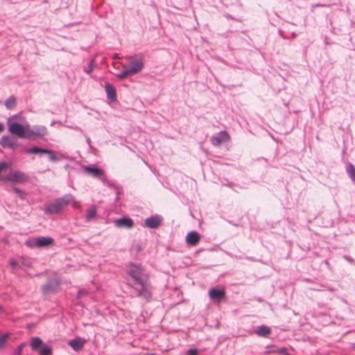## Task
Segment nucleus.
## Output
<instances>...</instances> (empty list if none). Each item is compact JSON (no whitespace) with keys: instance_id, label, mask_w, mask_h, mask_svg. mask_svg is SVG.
<instances>
[{"instance_id":"obj_19","label":"nucleus","mask_w":355,"mask_h":355,"mask_svg":"<svg viewBox=\"0 0 355 355\" xmlns=\"http://www.w3.org/2000/svg\"><path fill=\"white\" fill-rule=\"evenodd\" d=\"M105 89L107 98L112 101H115L116 100V93L114 86L110 83H107L105 84Z\"/></svg>"},{"instance_id":"obj_16","label":"nucleus","mask_w":355,"mask_h":355,"mask_svg":"<svg viewBox=\"0 0 355 355\" xmlns=\"http://www.w3.org/2000/svg\"><path fill=\"white\" fill-rule=\"evenodd\" d=\"M200 238L201 236L198 232L191 231L186 236L187 244L189 246H195L199 243Z\"/></svg>"},{"instance_id":"obj_35","label":"nucleus","mask_w":355,"mask_h":355,"mask_svg":"<svg viewBox=\"0 0 355 355\" xmlns=\"http://www.w3.org/2000/svg\"><path fill=\"white\" fill-rule=\"evenodd\" d=\"M277 352L278 353H281V354H286V348L285 347H280V348H278Z\"/></svg>"},{"instance_id":"obj_28","label":"nucleus","mask_w":355,"mask_h":355,"mask_svg":"<svg viewBox=\"0 0 355 355\" xmlns=\"http://www.w3.org/2000/svg\"><path fill=\"white\" fill-rule=\"evenodd\" d=\"M26 345V343L23 342L20 343L14 351L13 355H21L24 347Z\"/></svg>"},{"instance_id":"obj_20","label":"nucleus","mask_w":355,"mask_h":355,"mask_svg":"<svg viewBox=\"0 0 355 355\" xmlns=\"http://www.w3.org/2000/svg\"><path fill=\"white\" fill-rule=\"evenodd\" d=\"M14 138H12L10 135H3L0 139V145L3 148H9L12 146V143Z\"/></svg>"},{"instance_id":"obj_13","label":"nucleus","mask_w":355,"mask_h":355,"mask_svg":"<svg viewBox=\"0 0 355 355\" xmlns=\"http://www.w3.org/2000/svg\"><path fill=\"white\" fill-rule=\"evenodd\" d=\"M114 225L118 228L131 229L134 225V221L128 216H123L114 220Z\"/></svg>"},{"instance_id":"obj_27","label":"nucleus","mask_w":355,"mask_h":355,"mask_svg":"<svg viewBox=\"0 0 355 355\" xmlns=\"http://www.w3.org/2000/svg\"><path fill=\"white\" fill-rule=\"evenodd\" d=\"M94 60L92 59L89 61L87 66L84 67V71L88 74H89L94 69Z\"/></svg>"},{"instance_id":"obj_23","label":"nucleus","mask_w":355,"mask_h":355,"mask_svg":"<svg viewBox=\"0 0 355 355\" xmlns=\"http://www.w3.org/2000/svg\"><path fill=\"white\" fill-rule=\"evenodd\" d=\"M32 261L30 258L28 257H22L20 261V266H21V269L24 270L26 268L32 267Z\"/></svg>"},{"instance_id":"obj_41","label":"nucleus","mask_w":355,"mask_h":355,"mask_svg":"<svg viewBox=\"0 0 355 355\" xmlns=\"http://www.w3.org/2000/svg\"><path fill=\"white\" fill-rule=\"evenodd\" d=\"M146 355H156L155 354H147Z\"/></svg>"},{"instance_id":"obj_30","label":"nucleus","mask_w":355,"mask_h":355,"mask_svg":"<svg viewBox=\"0 0 355 355\" xmlns=\"http://www.w3.org/2000/svg\"><path fill=\"white\" fill-rule=\"evenodd\" d=\"M10 166V164L5 162H0V173L5 169L8 168Z\"/></svg>"},{"instance_id":"obj_14","label":"nucleus","mask_w":355,"mask_h":355,"mask_svg":"<svg viewBox=\"0 0 355 355\" xmlns=\"http://www.w3.org/2000/svg\"><path fill=\"white\" fill-rule=\"evenodd\" d=\"M209 297L213 300L220 302L225 297V290L218 287H213L209 291Z\"/></svg>"},{"instance_id":"obj_15","label":"nucleus","mask_w":355,"mask_h":355,"mask_svg":"<svg viewBox=\"0 0 355 355\" xmlns=\"http://www.w3.org/2000/svg\"><path fill=\"white\" fill-rule=\"evenodd\" d=\"M33 243L38 248H46L53 244V239L49 236H39L35 238Z\"/></svg>"},{"instance_id":"obj_18","label":"nucleus","mask_w":355,"mask_h":355,"mask_svg":"<svg viewBox=\"0 0 355 355\" xmlns=\"http://www.w3.org/2000/svg\"><path fill=\"white\" fill-rule=\"evenodd\" d=\"M254 331L257 336L266 338L270 334L271 329L270 327L263 324L256 327Z\"/></svg>"},{"instance_id":"obj_25","label":"nucleus","mask_w":355,"mask_h":355,"mask_svg":"<svg viewBox=\"0 0 355 355\" xmlns=\"http://www.w3.org/2000/svg\"><path fill=\"white\" fill-rule=\"evenodd\" d=\"M10 334L6 333L4 334H0V349H3L5 346L7 340L10 338Z\"/></svg>"},{"instance_id":"obj_7","label":"nucleus","mask_w":355,"mask_h":355,"mask_svg":"<svg viewBox=\"0 0 355 355\" xmlns=\"http://www.w3.org/2000/svg\"><path fill=\"white\" fill-rule=\"evenodd\" d=\"M47 128L42 125L31 126L28 123L26 139L29 140H37L47 135Z\"/></svg>"},{"instance_id":"obj_39","label":"nucleus","mask_w":355,"mask_h":355,"mask_svg":"<svg viewBox=\"0 0 355 355\" xmlns=\"http://www.w3.org/2000/svg\"><path fill=\"white\" fill-rule=\"evenodd\" d=\"M279 35H281L284 39H285V38H286L285 37H284V36L282 35V31L281 30H279Z\"/></svg>"},{"instance_id":"obj_34","label":"nucleus","mask_w":355,"mask_h":355,"mask_svg":"<svg viewBox=\"0 0 355 355\" xmlns=\"http://www.w3.org/2000/svg\"><path fill=\"white\" fill-rule=\"evenodd\" d=\"M224 16L225 17V18H227V19H233V20H235V21H241L240 19H237V18H235L232 15H230V14H225Z\"/></svg>"},{"instance_id":"obj_8","label":"nucleus","mask_w":355,"mask_h":355,"mask_svg":"<svg viewBox=\"0 0 355 355\" xmlns=\"http://www.w3.org/2000/svg\"><path fill=\"white\" fill-rule=\"evenodd\" d=\"M130 67L128 69H124L117 74L119 78L123 79L125 77L135 75L144 68V63L141 60L131 59L130 60Z\"/></svg>"},{"instance_id":"obj_1","label":"nucleus","mask_w":355,"mask_h":355,"mask_svg":"<svg viewBox=\"0 0 355 355\" xmlns=\"http://www.w3.org/2000/svg\"><path fill=\"white\" fill-rule=\"evenodd\" d=\"M128 275L127 281L130 287L136 292L137 297L144 298L146 302L153 297V286L149 275L140 263H129L125 266Z\"/></svg>"},{"instance_id":"obj_3","label":"nucleus","mask_w":355,"mask_h":355,"mask_svg":"<svg viewBox=\"0 0 355 355\" xmlns=\"http://www.w3.org/2000/svg\"><path fill=\"white\" fill-rule=\"evenodd\" d=\"M73 200V196L71 194H66L63 197L57 198L46 206L44 213L47 215L58 214Z\"/></svg>"},{"instance_id":"obj_5","label":"nucleus","mask_w":355,"mask_h":355,"mask_svg":"<svg viewBox=\"0 0 355 355\" xmlns=\"http://www.w3.org/2000/svg\"><path fill=\"white\" fill-rule=\"evenodd\" d=\"M11 118L7 119L8 131L19 138L26 139L28 123L22 124L19 122H11Z\"/></svg>"},{"instance_id":"obj_17","label":"nucleus","mask_w":355,"mask_h":355,"mask_svg":"<svg viewBox=\"0 0 355 355\" xmlns=\"http://www.w3.org/2000/svg\"><path fill=\"white\" fill-rule=\"evenodd\" d=\"M85 343V340L81 338H76L74 339L70 340L68 342V345L74 350L79 351L80 350Z\"/></svg>"},{"instance_id":"obj_29","label":"nucleus","mask_w":355,"mask_h":355,"mask_svg":"<svg viewBox=\"0 0 355 355\" xmlns=\"http://www.w3.org/2000/svg\"><path fill=\"white\" fill-rule=\"evenodd\" d=\"M13 190L15 192V193L17 194V196L21 199H24L25 198V197L26 196V193L24 191H23L21 189H19L18 187H13Z\"/></svg>"},{"instance_id":"obj_32","label":"nucleus","mask_w":355,"mask_h":355,"mask_svg":"<svg viewBox=\"0 0 355 355\" xmlns=\"http://www.w3.org/2000/svg\"><path fill=\"white\" fill-rule=\"evenodd\" d=\"M87 293V291L85 289H80L78 291L76 295L77 299H80L83 295H86Z\"/></svg>"},{"instance_id":"obj_40","label":"nucleus","mask_w":355,"mask_h":355,"mask_svg":"<svg viewBox=\"0 0 355 355\" xmlns=\"http://www.w3.org/2000/svg\"><path fill=\"white\" fill-rule=\"evenodd\" d=\"M296 37V34L295 33H293L291 35V38L294 39Z\"/></svg>"},{"instance_id":"obj_26","label":"nucleus","mask_w":355,"mask_h":355,"mask_svg":"<svg viewBox=\"0 0 355 355\" xmlns=\"http://www.w3.org/2000/svg\"><path fill=\"white\" fill-rule=\"evenodd\" d=\"M9 264H10L12 270H17L18 269H21V266H20V263L18 262L15 259H10L9 260Z\"/></svg>"},{"instance_id":"obj_37","label":"nucleus","mask_w":355,"mask_h":355,"mask_svg":"<svg viewBox=\"0 0 355 355\" xmlns=\"http://www.w3.org/2000/svg\"><path fill=\"white\" fill-rule=\"evenodd\" d=\"M86 141H87V143L88 144V145H89V146H90V144H91V140H90V138H89V137H87L86 138Z\"/></svg>"},{"instance_id":"obj_24","label":"nucleus","mask_w":355,"mask_h":355,"mask_svg":"<svg viewBox=\"0 0 355 355\" xmlns=\"http://www.w3.org/2000/svg\"><path fill=\"white\" fill-rule=\"evenodd\" d=\"M346 169L352 180L355 182V166L349 163Z\"/></svg>"},{"instance_id":"obj_33","label":"nucleus","mask_w":355,"mask_h":355,"mask_svg":"<svg viewBox=\"0 0 355 355\" xmlns=\"http://www.w3.org/2000/svg\"><path fill=\"white\" fill-rule=\"evenodd\" d=\"M198 351L196 348H191L187 351V355H198Z\"/></svg>"},{"instance_id":"obj_4","label":"nucleus","mask_w":355,"mask_h":355,"mask_svg":"<svg viewBox=\"0 0 355 355\" xmlns=\"http://www.w3.org/2000/svg\"><path fill=\"white\" fill-rule=\"evenodd\" d=\"M29 344L31 349L37 352L40 355H52L53 354L52 347L44 343L40 337L31 338Z\"/></svg>"},{"instance_id":"obj_12","label":"nucleus","mask_w":355,"mask_h":355,"mask_svg":"<svg viewBox=\"0 0 355 355\" xmlns=\"http://www.w3.org/2000/svg\"><path fill=\"white\" fill-rule=\"evenodd\" d=\"M162 220L163 218L162 216L154 214L145 219L144 225L148 228L157 229L161 225Z\"/></svg>"},{"instance_id":"obj_9","label":"nucleus","mask_w":355,"mask_h":355,"mask_svg":"<svg viewBox=\"0 0 355 355\" xmlns=\"http://www.w3.org/2000/svg\"><path fill=\"white\" fill-rule=\"evenodd\" d=\"M3 182H13L23 183L27 182L29 179L28 176L24 172L19 171H11L8 176L2 177Z\"/></svg>"},{"instance_id":"obj_10","label":"nucleus","mask_w":355,"mask_h":355,"mask_svg":"<svg viewBox=\"0 0 355 355\" xmlns=\"http://www.w3.org/2000/svg\"><path fill=\"white\" fill-rule=\"evenodd\" d=\"M60 283V280L57 277H49L46 283L42 286V293L47 295L55 292L58 289Z\"/></svg>"},{"instance_id":"obj_11","label":"nucleus","mask_w":355,"mask_h":355,"mask_svg":"<svg viewBox=\"0 0 355 355\" xmlns=\"http://www.w3.org/2000/svg\"><path fill=\"white\" fill-rule=\"evenodd\" d=\"M230 137L225 130H221L214 134L211 138V142L214 146H219L223 142L229 141Z\"/></svg>"},{"instance_id":"obj_2","label":"nucleus","mask_w":355,"mask_h":355,"mask_svg":"<svg viewBox=\"0 0 355 355\" xmlns=\"http://www.w3.org/2000/svg\"><path fill=\"white\" fill-rule=\"evenodd\" d=\"M84 172L95 178H98L102 180L104 185L109 187L110 188L114 189L116 194V200L118 196L121 193L122 189L119 185H116L112 182H110L107 179L104 178L105 171L100 167L95 165H87L83 167Z\"/></svg>"},{"instance_id":"obj_31","label":"nucleus","mask_w":355,"mask_h":355,"mask_svg":"<svg viewBox=\"0 0 355 355\" xmlns=\"http://www.w3.org/2000/svg\"><path fill=\"white\" fill-rule=\"evenodd\" d=\"M12 146L10 148V149L14 150L17 148L21 146V144L17 141V139L14 138L12 140Z\"/></svg>"},{"instance_id":"obj_22","label":"nucleus","mask_w":355,"mask_h":355,"mask_svg":"<svg viewBox=\"0 0 355 355\" xmlns=\"http://www.w3.org/2000/svg\"><path fill=\"white\" fill-rule=\"evenodd\" d=\"M96 208L95 206L91 207L87 211L85 216V220L86 221L89 222L91 221L92 219H94L96 216Z\"/></svg>"},{"instance_id":"obj_36","label":"nucleus","mask_w":355,"mask_h":355,"mask_svg":"<svg viewBox=\"0 0 355 355\" xmlns=\"http://www.w3.org/2000/svg\"><path fill=\"white\" fill-rule=\"evenodd\" d=\"M3 129H4L3 125L1 123H0V133L3 130Z\"/></svg>"},{"instance_id":"obj_38","label":"nucleus","mask_w":355,"mask_h":355,"mask_svg":"<svg viewBox=\"0 0 355 355\" xmlns=\"http://www.w3.org/2000/svg\"><path fill=\"white\" fill-rule=\"evenodd\" d=\"M4 312V309L3 306L0 304V313H3Z\"/></svg>"},{"instance_id":"obj_6","label":"nucleus","mask_w":355,"mask_h":355,"mask_svg":"<svg viewBox=\"0 0 355 355\" xmlns=\"http://www.w3.org/2000/svg\"><path fill=\"white\" fill-rule=\"evenodd\" d=\"M24 153L27 155H47L51 162H58L60 159L56 156L55 152L52 150L42 148L38 146H32L30 148H25Z\"/></svg>"},{"instance_id":"obj_21","label":"nucleus","mask_w":355,"mask_h":355,"mask_svg":"<svg viewBox=\"0 0 355 355\" xmlns=\"http://www.w3.org/2000/svg\"><path fill=\"white\" fill-rule=\"evenodd\" d=\"M4 105L7 110H11L15 108L17 105V100L15 96H10L8 99L6 100Z\"/></svg>"}]
</instances>
